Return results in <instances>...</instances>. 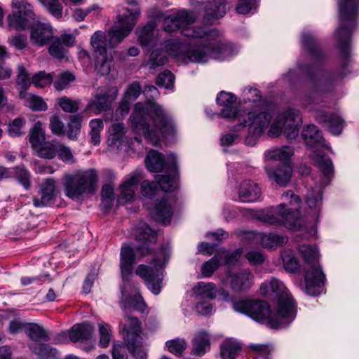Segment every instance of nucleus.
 Wrapping results in <instances>:
<instances>
[{
    "mask_svg": "<svg viewBox=\"0 0 359 359\" xmlns=\"http://www.w3.org/2000/svg\"><path fill=\"white\" fill-rule=\"evenodd\" d=\"M339 25L336 30L337 47L341 53L339 67L333 71L321 72L314 65H299V68L308 76L311 88L302 99V104L309 111H314L316 121L334 135H340L344 127V120L337 113L320 109L323 100L318 97L332 91L345 76L351 73L348 68L351 56V36L356 26L359 0H339Z\"/></svg>",
    "mask_w": 359,
    "mask_h": 359,
    "instance_id": "obj_1",
    "label": "nucleus"
},
{
    "mask_svg": "<svg viewBox=\"0 0 359 359\" xmlns=\"http://www.w3.org/2000/svg\"><path fill=\"white\" fill-rule=\"evenodd\" d=\"M196 20L194 13L186 9L173 11L164 18L163 29L166 32L180 31L189 39V46L177 39L166 41V52L186 63H204L210 59L223 60L231 56L233 47L217 40L219 32L207 27H191Z\"/></svg>",
    "mask_w": 359,
    "mask_h": 359,
    "instance_id": "obj_2",
    "label": "nucleus"
},
{
    "mask_svg": "<svg viewBox=\"0 0 359 359\" xmlns=\"http://www.w3.org/2000/svg\"><path fill=\"white\" fill-rule=\"evenodd\" d=\"M147 99L145 103L137 102L130 116V126L135 133L142 134L144 138L157 144L161 137L173 136L176 127L171 114L163 106L151 100L159 91L153 85H146L142 91Z\"/></svg>",
    "mask_w": 359,
    "mask_h": 359,
    "instance_id": "obj_3",
    "label": "nucleus"
},
{
    "mask_svg": "<svg viewBox=\"0 0 359 359\" xmlns=\"http://www.w3.org/2000/svg\"><path fill=\"white\" fill-rule=\"evenodd\" d=\"M234 311L245 314L253 320L266 324L272 329H280L287 327L292 322L287 319L284 315L278 313V310L273 313L270 305L264 300L243 299L233 303Z\"/></svg>",
    "mask_w": 359,
    "mask_h": 359,
    "instance_id": "obj_4",
    "label": "nucleus"
},
{
    "mask_svg": "<svg viewBox=\"0 0 359 359\" xmlns=\"http://www.w3.org/2000/svg\"><path fill=\"white\" fill-rule=\"evenodd\" d=\"M298 250L306 263L304 290L309 295L318 296L323 292L326 280L322 267L318 264V250L316 245L306 244L299 245Z\"/></svg>",
    "mask_w": 359,
    "mask_h": 359,
    "instance_id": "obj_5",
    "label": "nucleus"
},
{
    "mask_svg": "<svg viewBox=\"0 0 359 359\" xmlns=\"http://www.w3.org/2000/svg\"><path fill=\"white\" fill-rule=\"evenodd\" d=\"M259 290L263 296L276 302V310H278L279 314L285 316V320L289 319L294 321L297 316V304L281 280L272 277L262 283Z\"/></svg>",
    "mask_w": 359,
    "mask_h": 359,
    "instance_id": "obj_6",
    "label": "nucleus"
},
{
    "mask_svg": "<svg viewBox=\"0 0 359 359\" xmlns=\"http://www.w3.org/2000/svg\"><path fill=\"white\" fill-rule=\"evenodd\" d=\"M257 219L267 224L275 226H283L292 231H297L303 229L297 208H287L285 203L262 211L257 215Z\"/></svg>",
    "mask_w": 359,
    "mask_h": 359,
    "instance_id": "obj_7",
    "label": "nucleus"
},
{
    "mask_svg": "<svg viewBox=\"0 0 359 359\" xmlns=\"http://www.w3.org/2000/svg\"><path fill=\"white\" fill-rule=\"evenodd\" d=\"M97 175L93 169L66 175L65 194L73 200H79L84 194H93L97 189Z\"/></svg>",
    "mask_w": 359,
    "mask_h": 359,
    "instance_id": "obj_8",
    "label": "nucleus"
},
{
    "mask_svg": "<svg viewBox=\"0 0 359 359\" xmlns=\"http://www.w3.org/2000/svg\"><path fill=\"white\" fill-rule=\"evenodd\" d=\"M292 153V150L288 147L272 151L270 158L280 162L266 165L264 168L269 179L280 187H286L291 180L293 170L287 161Z\"/></svg>",
    "mask_w": 359,
    "mask_h": 359,
    "instance_id": "obj_9",
    "label": "nucleus"
},
{
    "mask_svg": "<svg viewBox=\"0 0 359 359\" xmlns=\"http://www.w3.org/2000/svg\"><path fill=\"white\" fill-rule=\"evenodd\" d=\"M272 118L271 114L268 111L259 113L248 112V118L235 125L234 132H239L246 126H249L248 135L245 137V142L247 145L254 146L260 135L269 127Z\"/></svg>",
    "mask_w": 359,
    "mask_h": 359,
    "instance_id": "obj_10",
    "label": "nucleus"
},
{
    "mask_svg": "<svg viewBox=\"0 0 359 359\" xmlns=\"http://www.w3.org/2000/svg\"><path fill=\"white\" fill-rule=\"evenodd\" d=\"M142 323L137 318L127 317L121 327L123 339L129 353L135 359H146L143 350Z\"/></svg>",
    "mask_w": 359,
    "mask_h": 359,
    "instance_id": "obj_11",
    "label": "nucleus"
},
{
    "mask_svg": "<svg viewBox=\"0 0 359 359\" xmlns=\"http://www.w3.org/2000/svg\"><path fill=\"white\" fill-rule=\"evenodd\" d=\"M151 264L153 266L140 264L135 273L142 278L148 289L157 295L163 287V266L157 257L153 258Z\"/></svg>",
    "mask_w": 359,
    "mask_h": 359,
    "instance_id": "obj_12",
    "label": "nucleus"
},
{
    "mask_svg": "<svg viewBox=\"0 0 359 359\" xmlns=\"http://www.w3.org/2000/svg\"><path fill=\"white\" fill-rule=\"evenodd\" d=\"M139 13L138 11L126 9L122 15H118V21L109 31V43L111 46L121 42L133 30Z\"/></svg>",
    "mask_w": 359,
    "mask_h": 359,
    "instance_id": "obj_13",
    "label": "nucleus"
},
{
    "mask_svg": "<svg viewBox=\"0 0 359 359\" xmlns=\"http://www.w3.org/2000/svg\"><path fill=\"white\" fill-rule=\"evenodd\" d=\"M13 14L8 16V26L16 31L25 30L34 19L32 6L26 0H13Z\"/></svg>",
    "mask_w": 359,
    "mask_h": 359,
    "instance_id": "obj_14",
    "label": "nucleus"
},
{
    "mask_svg": "<svg viewBox=\"0 0 359 359\" xmlns=\"http://www.w3.org/2000/svg\"><path fill=\"white\" fill-rule=\"evenodd\" d=\"M118 95L114 87L99 88L88 100L85 111H91L95 115L111 110Z\"/></svg>",
    "mask_w": 359,
    "mask_h": 359,
    "instance_id": "obj_15",
    "label": "nucleus"
},
{
    "mask_svg": "<svg viewBox=\"0 0 359 359\" xmlns=\"http://www.w3.org/2000/svg\"><path fill=\"white\" fill-rule=\"evenodd\" d=\"M177 163V156L174 154L164 156L155 150H150L145 158L146 167L149 172H161L163 170H175Z\"/></svg>",
    "mask_w": 359,
    "mask_h": 359,
    "instance_id": "obj_16",
    "label": "nucleus"
},
{
    "mask_svg": "<svg viewBox=\"0 0 359 359\" xmlns=\"http://www.w3.org/2000/svg\"><path fill=\"white\" fill-rule=\"evenodd\" d=\"M135 241L138 242L136 250L144 257L151 252V245L157 241V233L148 224L143 223L139 224L135 233Z\"/></svg>",
    "mask_w": 359,
    "mask_h": 359,
    "instance_id": "obj_17",
    "label": "nucleus"
},
{
    "mask_svg": "<svg viewBox=\"0 0 359 359\" xmlns=\"http://www.w3.org/2000/svg\"><path fill=\"white\" fill-rule=\"evenodd\" d=\"M204 4L203 22L207 25H213L217 20L224 17L229 9L226 0H210Z\"/></svg>",
    "mask_w": 359,
    "mask_h": 359,
    "instance_id": "obj_18",
    "label": "nucleus"
},
{
    "mask_svg": "<svg viewBox=\"0 0 359 359\" xmlns=\"http://www.w3.org/2000/svg\"><path fill=\"white\" fill-rule=\"evenodd\" d=\"M254 275L250 269H243L238 272H229L227 281L231 290L236 292L248 290L253 285Z\"/></svg>",
    "mask_w": 359,
    "mask_h": 359,
    "instance_id": "obj_19",
    "label": "nucleus"
},
{
    "mask_svg": "<svg viewBox=\"0 0 359 359\" xmlns=\"http://www.w3.org/2000/svg\"><path fill=\"white\" fill-rule=\"evenodd\" d=\"M53 39V29L50 24L37 22L31 27L30 41L34 46L43 47Z\"/></svg>",
    "mask_w": 359,
    "mask_h": 359,
    "instance_id": "obj_20",
    "label": "nucleus"
},
{
    "mask_svg": "<svg viewBox=\"0 0 359 359\" xmlns=\"http://www.w3.org/2000/svg\"><path fill=\"white\" fill-rule=\"evenodd\" d=\"M216 100L218 105L223 107L218 116L240 118V113L235 106L236 97L233 94L222 91L217 95Z\"/></svg>",
    "mask_w": 359,
    "mask_h": 359,
    "instance_id": "obj_21",
    "label": "nucleus"
},
{
    "mask_svg": "<svg viewBox=\"0 0 359 359\" xmlns=\"http://www.w3.org/2000/svg\"><path fill=\"white\" fill-rule=\"evenodd\" d=\"M94 331V326L91 323L83 322L74 325L69 330L68 336L72 343H86L91 340Z\"/></svg>",
    "mask_w": 359,
    "mask_h": 359,
    "instance_id": "obj_22",
    "label": "nucleus"
},
{
    "mask_svg": "<svg viewBox=\"0 0 359 359\" xmlns=\"http://www.w3.org/2000/svg\"><path fill=\"white\" fill-rule=\"evenodd\" d=\"M284 123L283 133L288 140L295 139L299 134V116L297 109L289 108L283 111Z\"/></svg>",
    "mask_w": 359,
    "mask_h": 359,
    "instance_id": "obj_23",
    "label": "nucleus"
},
{
    "mask_svg": "<svg viewBox=\"0 0 359 359\" xmlns=\"http://www.w3.org/2000/svg\"><path fill=\"white\" fill-rule=\"evenodd\" d=\"M262 196L261 188L250 180H243L238 189V201L252 203L258 201Z\"/></svg>",
    "mask_w": 359,
    "mask_h": 359,
    "instance_id": "obj_24",
    "label": "nucleus"
},
{
    "mask_svg": "<svg viewBox=\"0 0 359 359\" xmlns=\"http://www.w3.org/2000/svg\"><path fill=\"white\" fill-rule=\"evenodd\" d=\"M135 263V254L134 249L129 245H123L120 253V269L121 276L124 281H128L133 271V265Z\"/></svg>",
    "mask_w": 359,
    "mask_h": 359,
    "instance_id": "obj_25",
    "label": "nucleus"
},
{
    "mask_svg": "<svg viewBox=\"0 0 359 359\" xmlns=\"http://www.w3.org/2000/svg\"><path fill=\"white\" fill-rule=\"evenodd\" d=\"M55 182L52 178L45 180L41 185V197L34 196L33 204L36 208L50 205L55 199Z\"/></svg>",
    "mask_w": 359,
    "mask_h": 359,
    "instance_id": "obj_26",
    "label": "nucleus"
},
{
    "mask_svg": "<svg viewBox=\"0 0 359 359\" xmlns=\"http://www.w3.org/2000/svg\"><path fill=\"white\" fill-rule=\"evenodd\" d=\"M303 48L314 60L321 61L325 57V54L318 43L317 38L311 33H303L302 35Z\"/></svg>",
    "mask_w": 359,
    "mask_h": 359,
    "instance_id": "obj_27",
    "label": "nucleus"
},
{
    "mask_svg": "<svg viewBox=\"0 0 359 359\" xmlns=\"http://www.w3.org/2000/svg\"><path fill=\"white\" fill-rule=\"evenodd\" d=\"M150 213L156 221L168 225L172 218V208L168 199L163 197L156 203L154 208L150 210Z\"/></svg>",
    "mask_w": 359,
    "mask_h": 359,
    "instance_id": "obj_28",
    "label": "nucleus"
},
{
    "mask_svg": "<svg viewBox=\"0 0 359 359\" xmlns=\"http://www.w3.org/2000/svg\"><path fill=\"white\" fill-rule=\"evenodd\" d=\"M142 179L141 173L137 172L126 178L120 186V199L124 203L131 201L135 196V189Z\"/></svg>",
    "mask_w": 359,
    "mask_h": 359,
    "instance_id": "obj_29",
    "label": "nucleus"
},
{
    "mask_svg": "<svg viewBox=\"0 0 359 359\" xmlns=\"http://www.w3.org/2000/svg\"><path fill=\"white\" fill-rule=\"evenodd\" d=\"M302 136L306 144L310 147H325V140L323 137L322 132L313 124L304 127L302 131Z\"/></svg>",
    "mask_w": 359,
    "mask_h": 359,
    "instance_id": "obj_30",
    "label": "nucleus"
},
{
    "mask_svg": "<svg viewBox=\"0 0 359 359\" xmlns=\"http://www.w3.org/2000/svg\"><path fill=\"white\" fill-rule=\"evenodd\" d=\"M165 172V175H157L156 177L158 186L165 192L174 191L178 187L180 175L177 163L175 170H168V169Z\"/></svg>",
    "mask_w": 359,
    "mask_h": 359,
    "instance_id": "obj_31",
    "label": "nucleus"
},
{
    "mask_svg": "<svg viewBox=\"0 0 359 359\" xmlns=\"http://www.w3.org/2000/svg\"><path fill=\"white\" fill-rule=\"evenodd\" d=\"M314 160L324 177L322 184L326 186L334 175L332 161L329 156L320 154H316Z\"/></svg>",
    "mask_w": 359,
    "mask_h": 359,
    "instance_id": "obj_32",
    "label": "nucleus"
},
{
    "mask_svg": "<svg viewBox=\"0 0 359 359\" xmlns=\"http://www.w3.org/2000/svg\"><path fill=\"white\" fill-rule=\"evenodd\" d=\"M108 144L118 149L126 142V128L123 123H114L109 128Z\"/></svg>",
    "mask_w": 359,
    "mask_h": 359,
    "instance_id": "obj_33",
    "label": "nucleus"
},
{
    "mask_svg": "<svg viewBox=\"0 0 359 359\" xmlns=\"http://www.w3.org/2000/svg\"><path fill=\"white\" fill-rule=\"evenodd\" d=\"M241 350V344L233 339H227L220 345V355L222 359H236Z\"/></svg>",
    "mask_w": 359,
    "mask_h": 359,
    "instance_id": "obj_34",
    "label": "nucleus"
},
{
    "mask_svg": "<svg viewBox=\"0 0 359 359\" xmlns=\"http://www.w3.org/2000/svg\"><path fill=\"white\" fill-rule=\"evenodd\" d=\"M210 337L206 332H202L195 337L191 353L196 356H202L210 350Z\"/></svg>",
    "mask_w": 359,
    "mask_h": 359,
    "instance_id": "obj_35",
    "label": "nucleus"
},
{
    "mask_svg": "<svg viewBox=\"0 0 359 359\" xmlns=\"http://www.w3.org/2000/svg\"><path fill=\"white\" fill-rule=\"evenodd\" d=\"M121 307L126 313L124 315V318L125 320H126L127 317L133 318V316L127 314V310L129 309V307H132L134 310L144 313L147 309V305L141 294L139 292H137L133 297L126 299L123 302H122ZM125 323L126 321H124L123 324Z\"/></svg>",
    "mask_w": 359,
    "mask_h": 359,
    "instance_id": "obj_36",
    "label": "nucleus"
},
{
    "mask_svg": "<svg viewBox=\"0 0 359 359\" xmlns=\"http://www.w3.org/2000/svg\"><path fill=\"white\" fill-rule=\"evenodd\" d=\"M107 39L106 34L102 31L95 32L91 36L90 43L95 57L101 55H107Z\"/></svg>",
    "mask_w": 359,
    "mask_h": 359,
    "instance_id": "obj_37",
    "label": "nucleus"
},
{
    "mask_svg": "<svg viewBox=\"0 0 359 359\" xmlns=\"http://www.w3.org/2000/svg\"><path fill=\"white\" fill-rule=\"evenodd\" d=\"M288 241L286 236L273 233H265L260 237V244L264 248L271 249L277 246H283Z\"/></svg>",
    "mask_w": 359,
    "mask_h": 359,
    "instance_id": "obj_38",
    "label": "nucleus"
},
{
    "mask_svg": "<svg viewBox=\"0 0 359 359\" xmlns=\"http://www.w3.org/2000/svg\"><path fill=\"white\" fill-rule=\"evenodd\" d=\"M281 258L286 271L295 273L299 271L300 266L292 250L285 249L281 252Z\"/></svg>",
    "mask_w": 359,
    "mask_h": 359,
    "instance_id": "obj_39",
    "label": "nucleus"
},
{
    "mask_svg": "<svg viewBox=\"0 0 359 359\" xmlns=\"http://www.w3.org/2000/svg\"><path fill=\"white\" fill-rule=\"evenodd\" d=\"M67 123V136L71 140L78 139L81 129L83 117L81 114L70 115Z\"/></svg>",
    "mask_w": 359,
    "mask_h": 359,
    "instance_id": "obj_40",
    "label": "nucleus"
},
{
    "mask_svg": "<svg viewBox=\"0 0 359 359\" xmlns=\"http://www.w3.org/2000/svg\"><path fill=\"white\" fill-rule=\"evenodd\" d=\"M32 351L41 359H57V350L48 344H39L32 348Z\"/></svg>",
    "mask_w": 359,
    "mask_h": 359,
    "instance_id": "obj_41",
    "label": "nucleus"
},
{
    "mask_svg": "<svg viewBox=\"0 0 359 359\" xmlns=\"http://www.w3.org/2000/svg\"><path fill=\"white\" fill-rule=\"evenodd\" d=\"M11 177L15 178L25 189L30 188V174L23 165L10 170Z\"/></svg>",
    "mask_w": 359,
    "mask_h": 359,
    "instance_id": "obj_42",
    "label": "nucleus"
},
{
    "mask_svg": "<svg viewBox=\"0 0 359 359\" xmlns=\"http://www.w3.org/2000/svg\"><path fill=\"white\" fill-rule=\"evenodd\" d=\"M45 130L41 122L34 123L29 132V142L33 149L39 147L41 143L45 142Z\"/></svg>",
    "mask_w": 359,
    "mask_h": 359,
    "instance_id": "obj_43",
    "label": "nucleus"
},
{
    "mask_svg": "<svg viewBox=\"0 0 359 359\" xmlns=\"http://www.w3.org/2000/svg\"><path fill=\"white\" fill-rule=\"evenodd\" d=\"M155 26L153 23L147 24L138 32V41L143 47H147L154 42V32Z\"/></svg>",
    "mask_w": 359,
    "mask_h": 359,
    "instance_id": "obj_44",
    "label": "nucleus"
},
{
    "mask_svg": "<svg viewBox=\"0 0 359 359\" xmlns=\"http://www.w3.org/2000/svg\"><path fill=\"white\" fill-rule=\"evenodd\" d=\"M58 142H43L39 147L34 149L37 155L43 158L52 159L57 155Z\"/></svg>",
    "mask_w": 359,
    "mask_h": 359,
    "instance_id": "obj_45",
    "label": "nucleus"
},
{
    "mask_svg": "<svg viewBox=\"0 0 359 359\" xmlns=\"http://www.w3.org/2000/svg\"><path fill=\"white\" fill-rule=\"evenodd\" d=\"M249 348L254 353V359H271L273 347L269 344H250Z\"/></svg>",
    "mask_w": 359,
    "mask_h": 359,
    "instance_id": "obj_46",
    "label": "nucleus"
},
{
    "mask_svg": "<svg viewBox=\"0 0 359 359\" xmlns=\"http://www.w3.org/2000/svg\"><path fill=\"white\" fill-rule=\"evenodd\" d=\"M323 200V190L316 187L308 191L306 195V203L310 209L319 210Z\"/></svg>",
    "mask_w": 359,
    "mask_h": 359,
    "instance_id": "obj_47",
    "label": "nucleus"
},
{
    "mask_svg": "<svg viewBox=\"0 0 359 359\" xmlns=\"http://www.w3.org/2000/svg\"><path fill=\"white\" fill-rule=\"evenodd\" d=\"M89 126L90 130L89 133L90 142L94 146L100 143V133L104 128L103 122L100 118H95L90 121Z\"/></svg>",
    "mask_w": 359,
    "mask_h": 359,
    "instance_id": "obj_48",
    "label": "nucleus"
},
{
    "mask_svg": "<svg viewBox=\"0 0 359 359\" xmlns=\"http://www.w3.org/2000/svg\"><path fill=\"white\" fill-rule=\"evenodd\" d=\"M27 336L34 341H48V336L46 330L37 324H30L26 327Z\"/></svg>",
    "mask_w": 359,
    "mask_h": 359,
    "instance_id": "obj_49",
    "label": "nucleus"
},
{
    "mask_svg": "<svg viewBox=\"0 0 359 359\" xmlns=\"http://www.w3.org/2000/svg\"><path fill=\"white\" fill-rule=\"evenodd\" d=\"M57 104L62 110L66 113H76L80 108V100H72L67 96H62L57 99Z\"/></svg>",
    "mask_w": 359,
    "mask_h": 359,
    "instance_id": "obj_50",
    "label": "nucleus"
},
{
    "mask_svg": "<svg viewBox=\"0 0 359 359\" xmlns=\"http://www.w3.org/2000/svg\"><path fill=\"white\" fill-rule=\"evenodd\" d=\"M111 57L108 55H101L100 56L95 57V71L101 76L109 74L111 71Z\"/></svg>",
    "mask_w": 359,
    "mask_h": 359,
    "instance_id": "obj_51",
    "label": "nucleus"
},
{
    "mask_svg": "<svg viewBox=\"0 0 359 359\" xmlns=\"http://www.w3.org/2000/svg\"><path fill=\"white\" fill-rule=\"evenodd\" d=\"M242 249L238 248L232 252H226L224 250L222 252H218L217 255H219V258L222 264L230 266L235 265L238 262L242 255Z\"/></svg>",
    "mask_w": 359,
    "mask_h": 359,
    "instance_id": "obj_52",
    "label": "nucleus"
},
{
    "mask_svg": "<svg viewBox=\"0 0 359 359\" xmlns=\"http://www.w3.org/2000/svg\"><path fill=\"white\" fill-rule=\"evenodd\" d=\"M165 346L170 353L176 356H181L187 347V343L183 338H175L167 341Z\"/></svg>",
    "mask_w": 359,
    "mask_h": 359,
    "instance_id": "obj_53",
    "label": "nucleus"
},
{
    "mask_svg": "<svg viewBox=\"0 0 359 359\" xmlns=\"http://www.w3.org/2000/svg\"><path fill=\"white\" fill-rule=\"evenodd\" d=\"M198 296L201 298H206L210 300H213L216 298V285L213 283H205L204 282H199L198 283Z\"/></svg>",
    "mask_w": 359,
    "mask_h": 359,
    "instance_id": "obj_54",
    "label": "nucleus"
},
{
    "mask_svg": "<svg viewBox=\"0 0 359 359\" xmlns=\"http://www.w3.org/2000/svg\"><path fill=\"white\" fill-rule=\"evenodd\" d=\"M52 41L48 48L49 54L57 60L65 58L68 49L62 43L59 39L55 37Z\"/></svg>",
    "mask_w": 359,
    "mask_h": 359,
    "instance_id": "obj_55",
    "label": "nucleus"
},
{
    "mask_svg": "<svg viewBox=\"0 0 359 359\" xmlns=\"http://www.w3.org/2000/svg\"><path fill=\"white\" fill-rule=\"evenodd\" d=\"M167 62V57L159 49H154L150 54L147 63L149 69H155L156 67L164 65Z\"/></svg>",
    "mask_w": 359,
    "mask_h": 359,
    "instance_id": "obj_56",
    "label": "nucleus"
},
{
    "mask_svg": "<svg viewBox=\"0 0 359 359\" xmlns=\"http://www.w3.org/2000/svg\"><path fill=\"white\" fill-rule=\"evenodd\" d=\"M220 259L219 258V255H215L208 261L205 262L201 266V273L204 277H210L214 273V272L221 265Z\"/></svg>",
    "mask_w": 359,
    "mask_h": 359,
    "instance_id": "obj_57",
    "label": "nucleus"
},
{
    "mask_svg": "<svg viewBox=\"0 0 359 359\" xmlns=\"http://www.w3.org/2000/svg\"><path fill=\"white\" fill-rule=\"evenodd\" d=\"M32 80L26 69L20 65L18 69V75L16 78V84L20 88V91L26 90L30 86Z\"/></svg>",
    "mask_w": 359,
    "mask_h": 359,
    "instance_id": "obj_58",
    "label": "nucleus"
},
{
    "mask_svg": "<svg viewBox=\"0 0 359 359\" xmlns=\"http://www.w3.org/2000/svg\"><path fill=\"white\" fill-rule=\"evenodd\" d=\"M39 1L54 17L57 18H60L62 17L63 6L59 0Z\"/></svg>",
    "mask_w": 359,
    "mask_h": 359,
    "instance_id": "obj_59",
    "label": "nucleus"
},
{
    "mask_svg": "<svg viewBox=\"0 0 359 359\" xmlns=\"http://www.w3.org/2000/svg\"><path fill=\"white\" fill-rule=\"evenodd\" d=\"M100 346L108 347L111 339L112 331L109 324H99Z\"/></svg>",
    "mask_w": 359,
    "mask_h": 359,
    "instance_id": "obj_60",
    "label": "nucleus"
},
{
    "mask_svg": "<svg viewBox=\"0 0 359 359\" xmlns=\"http://www.w3.org/2000/svg\"><path fill=\"white\" fill-rule=\"evenodd\" d=\"M174 80L173 74L170 70H165L158 75L156 79V84L159 87L169 89L173 87Z\"/></svg>",
    "mask_w": 359,
    "mask_h": 359,
    "instance_id": "obj_61",
    "label": "nucleus"
},
{
    "mask_svg": "<svg viewBox=\"0 0 359 359\" xmlns=\"http://www.w3.org/2000/svg\"><path fill=\"white\" fill-rule=\"evenodd\" d=\"M26 105L33 111H46L48 109V105L42 97L35 95H29L27 99Z\"/></svg>",
    "mask_w": 359,
    "mask_h": 359,
    "instance_id": "obj_62",
    "label": "nucleus"
},
{
    "mask_svg": "<svg viewBox=\"0 0 359 359\" xmlns=\"http://www.w3.org/2000/svg\"><path fill=\"white\" fill-rule=\"evenodd\" d=\"M284 126L285 123L283 112L282 114H279L277 116L274 121L271 125V127L268 132L269 136L271 137H276L279 136L283 130Z\"/></svg>",
    "mask_w": 359,
    "mask_h": 359,
    "instance_id": "obj_63",
    "label": "nucleus"
},
{
    "mask_svg": "<svg viewBox=\"0 0 359 359\" xmlns=\"http://www.w3.org/2000/svg\"><path fill=\"white\" fill-rule=\"evenodd\" d=\"M53 82V76L50 74H46L44 72H39L32 78V83L36 86L45 88Z\"/></svg>",
    "mask_w": 359,
    "mask_h": 359,
    "instance_id": "obj_64",
    "label": "nucleus"
}]
</instances>
